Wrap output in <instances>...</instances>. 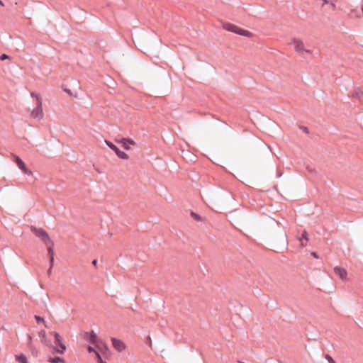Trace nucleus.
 I'll list each match as a JSON object with an SVG mask.
<instances>
[{
	"instance_id": "nucleus-1",
	"label": "nucleus",
	"mask_w": 363,
	"mask_h": 363,
	"mask_svg": "<svg viewBox=\"0 0 363 363\" xmlns=\"http://www.w3.org/2000/svg\"><path fill=\"white\" fill-rule=\"evenodd\" d=\"M30 230L36 237L40 238L43 243L47 245V247L54 246L53 241L50 239L48 233L44 229L31 226Z\"/></svg>"
},
{
	"instance_id": "nucleus-2",
	"label": "nucleus",
	"mask_w": 363,
	"mask_h": 363,
	"mask_svg": "<svg viewBox=\"0 0 363 363\" xmlns=\"http://www.w3.org/2000/svg\"><path fill=\"white\" fill-rule=\"evenodd\" d=\"M50 334L53 335L55 337L54 343L55 346H52L53 350L59 354H63L66 350V346L62 342V338L57 332H52Z\"/></svg>"
},
{
	"instance_id": "nucleus-3",
	"label": "nucleus",
	"mask_w": 363,
	"mask_h": 363,
	"mask_svg": "<svg viewBox=\"0 0 363 363\" xmlns=\"http://www.w3.org/2000/svg\"><path fill=\"white\" fill-rule=\"evenodd\" d=\"M292 43L294 45L295 51L300 55L303 56L304 53L311 54V50L306 49L304 47L303 42L297 38L292 40Z\"/></svg>"
},
{
	"instance_id": "nucleus-4",
	"label": "nucleus",
	"mask_w": 363,
	"mask_h": 363,
	"mask_svg": "<svg viewBox=\"0 0 363 363\" xmlns=\"http://www.w3.org/2000/svg\"><path fill=\"white\" fill-rule=\"evenodd\" d=\"M13 162L25 174L28 176L33 175V172L26 166L24 162L18 155H13Z\"/></svg>"
},
{
	"instance_id": "nucleus-5",
	"label": "nucleus",
	"mask_w": 363,
	"mask_h": 363,
	"mask_svg": "<svg viewBox=\"0 0 363 363\" xmlns=\"http://www.w3.org/2000/svg\"><path fill=\"white\" fill-rule=\"evenodd\" d=\"M105 143L107 145V146L111 149L112 150H113L116 153V155L121 159H123V160H128V155L123 151H121L116 145H115L113 143L108 141V140H105Z\"/></svg>"
},
{
	"instance_id": "nucleus-6",
	"label": "nucleus",
	"mask_w": 363,
	"mask_h": 363,
	"mask_svg": "<svg viewBox=\"0 0 363 363\" xmlns=\"http://www.w3.org/2000/svg\"><path fill=\"white\" fill-rule=\"evenodd\" d=\"M31 115L33 118H42L43 117L42 100L40 96H37L36 107L32 111Z\"/></svg>"
},
{
	"instance_id": "nucleus-7",
	"label": "nucleus",
	"mask_w": 363,
	"mask_h": 363,
	"mask_svg": "<svg viewBox=\"0 0 363 363\" xmlns=\"http://www.w3.org/2000/svg\"><path fill=\"white\" fill-rule=\"evenodd\" d=\"M111 340L112 342V345L113 348L118 352H122L125 349V343L121 340H118L115 337H111Z\"/></svg>"
},
{
	"instance_id": "nucleus-8",
	"label": "nucleus",
	"mask_w": 363,
	"mask_h": 363,
	"mask_svg": "<svg viewBox=\"0 0 363 363\" xmlns=\"http://www.w3.org/2000/svg\"><path fill=\"white\" fill-rule=\"evenodd\" d=\"M334 273L338 276L342 280H345L347 278V272L345 269L340 267H335L334 268Z\"/></svg>"
},
{
	"instance_id": "nucleus-9",
	"label": "nucleus",
	"mask_w": 363,
	"mask_h": 363,
	"mask_svg": "<svg viewBox=\"0 0 363 363\" xmlns=\"http://www.w3.org/2000/svg\"><path fill=\"white\" fill-rule=\"evenodd\" d=\"M120 143L123 144V148L126 150H130V147L128 145H135V142L130 138H122L120 140Z\"/></svg>"
},
{
	"instance_id": "nucleus-10",
	"label": "nucleus",
	"mask_w": 363,
	"mask_h": 363,
	"mask_svg": "<svg viewBox=\"0 0 363 363\" xmlns=\"http://www.w3.org/2000/svg\"><path fill=\"white\" fill-rule=\"evenodd\" d=\"M48 254L50 257V266L51 267L54 265V250L53 246H48Z\"/></svg>"
},
{
	"instance_id": "nucleus-11",
	"label": "nucleus",
	"mask_w": 363,
	"mask_h": 363,
	"mask_svg": "<svg viewBox=\"0 0 363 363\" xmlns=\"http://www.w3.org/2000/svg\"><path fill=\"white\" fill-rule=\"evenodd\" d=\"M101 341L99 338L97 337L96 334L92 330L90 333L89 342L91 344H96L98 342Z\"/></svg>"
},
{
	"instance_id": "nucleus-12",
	"label": "nucleus",
	"mask_w": 363,
	"mask_h": 363,
	"mask_svg": "<svg viewBox=\"0 0 363 363\" xmlns=\"http://www.w3.org/2000/svg\"><path fill=\"white\" fill-rule=\"evenodd\" d=\"M224 28L227 30L233 32V33H236V32L238 30V26H235L233 24H230V23H227L226 25L224 26Z\"/></svg>"
},
{
	"instance_id": "nucleus-13",
	"label": "nucleus",
	"mask_w": 363,
	"mask_h": 363,
	"mask_svg": "<svg viewBox=\"0 0 363 363\" xmlns=\"http://www.w3.org/2000/svg\"><path fill=\"white\" fill-rule=\"evenodd\" d=\"M16 360L19 363H28L26 356L23 354L16 356Z\"/></svg>"
},
{
	"instance_id": "nucleus-14",
	"label": "nucleus",
	"mask_w": 363,
	"mask_h": 363,
	"mask_svg": "<svg viewBox=\"0 0 363 363\" xmlns=\"http://www.w3.org/2000/svg\"><path fill=\"white\" fill-rule=\"evenodd\" d=\"M48 362L50 363H59V362L65 363V360L63 358L60 357H50L48 359Z\"/></svg>"
},
{
	"instance_id": "nucleus-15",
	"label": "nucleus",
	"mask_w": 363,
	"mask_h": 363,
	"mask_svg": "<svg viewBox=\"0 0 363 363\" xmlns=\"http://www.w3.org/2000/svg\"><path fill=\"white\" fill-rule=\"evenodd\" d=\"M354 96L359 99V100L362 99V97L363 96V91L360 88H356L354 91Z\"/></svg>"
},
{
	"instance_id": "nucleus-16",
	"label": "nucleus",
	"mask_w": 363,
	"mask_h": 363,
	"mask_svg": "<svg viewBox=\"0 0 363 363\" xmlns=\"http://www.w3.org/2000/svg\"><path fill=\"white\" fill-rule=\"evenodd\" d=\"M303 240L308 241V233L306 230H304L301 235V238H300V241L301 242V245L302 246H306V243H304L303 242Z\"/></svg>"
},
{
	"instance_id": "nucleus-17",
	"label": "nucleus",
	"mask_w": 363,
	"mask_h": 363,
	"mask_svg": "<svg viewBox=\"0 0 363 363\" xmlns=\"http://www.w3.org/2000/svg\"><path fill=\"white\" fill-rule=\"evenodd\" d=\"M191 216L196 221H201V217L194 211H191Z\"/></svg>"
},
{
	"instance_id": "nucleus-18",
	"label": "nucleus",
	"mask_w": 363,
	"mask_h": 363,
	"mask_svg": "<svg viewBox=\"0 0 363 363\" xmlns=\"http://www.w3.org/2000/svg\"><path fill=\"white\" fill-rule=\"evenodd\" d=\"M239 35H243V36H251V33L248 30H242V33H239Z\"/></svg>"
},
{
	"instance_id": "nucleus-19",
	"label": "nucleus",
	"mask_w": 363,
	"mask_h": 363,
	"mask_svg": "<svg viewBox=\"0 0 363 363\" xmlns=\"http://www.w3.org/2000/svg\"><path fill=\"white\" fill-rule=\"evenodd\" d=\"M35 320L37 321L38 323H45V320L42 317H40L38 315H35Z\"/></svg>"
},
{
	"instance_id": "nucleus-20",
	"label": "nucleus",
	"mask_w": 363,
	"mask_h": 363,
	"mask_svg": "<svg viewBox=\"0 0 363 363\" xmlns=\"http://www.w3.org/2000/svg\"><path fill=\"white\" fill-rule=\"evenodd\" d=\"M325 359L328 361L329 363H336L333 357L329 354L325 355Z\"/></svg>"
},
{
	"instance_id": "nucleus-21",
	"label": "nucleus",
	"mask_w": 363,
	"mask_h": 363,
	"mask_svg": "<svg viewBox=\"0 0 363 363\" xmlns=\"http://www.w3.org/2000/svg\"><path fill=\"white\" fill-rule=\"evenodd\" d=\"M96 355L99 363H107V362L103 361L101 355L99 354V353L98 352H96Z\"/></svg>"
},
{
	"instance_id": "nucleus-22",
	"label": "nucleus",
	"mask_w": 363,
	"mask_h": 363,
	"mask_svg": "<svg viewBox=\"0 0 363 363\" xmlns=\"http://www.w3.org/2000/svg\"><path fill=\"white\" fill-rule=\"evenodd\" d=\"M9 57L6 55V54H2L1 56H0V60H4L6 59H9Z\"/></svg>"
},
{
	"instance_id": "nucleus-23",
	"label": "nucleus",
	"mask_w": 363,
	"mask_h": 363,
	"mask_svg": "<svg viewBox=\"0 0 363 363\" xmlns=\"http://www.w3.org/2000/svg\"><path fill=\"white\" fill-rule=\"evenodd\" d=\"M300 128L306 133H308L309 131H308V129L307 127H305V126H301Z\"/></svg>"
},
{
	"instance_id": "nucleus-24",
	"label": "nucleus",
	"mask_w": 363,
	"mask_h": 363,
	"mask_svg": "<svg viewBox=\"0 0 363 363\" xmlns=\"http://www.w3.org/2000/svg\"><path fill=\"white\" fill-rule=\"evenodd\" d=\"M146 343H147V344H148L150 346H151L152 341H151V337H150V336H148V337H147Z\"/></svg>"
},
{
	"instance_id": "nucleus-25",
	"label": "nucleus",
	"mask_w": 363,
	"mask_h": 363,
	"mask_svg": "<svg viewBox=\"0 0 363 363\" xmlns=\"http://www.w3.org/2000/svg\"><path fill=\"white\" fill-rule=\"evenodd\" d=\"M322 1V4H321V6H324L325 4H329V1L328 0H321Z\"/></svg>"
},
{
	"instance_id": "nucleus-26",
	"label": "nucleus",
	"mask_w": 363,
	"mask_h": 363,
	"mask_svg": "<svg viewBox=\"0 0 363 363\" xmlns=\"http://www.w3.org/2000/svg\"><path fill=\"white\" fill-rule=\"evenodd\" d=\"M88 351H89V352H95V353H96V350H95L92 347H91V346H89V347H88Z\"/></svg>"
},
{
	"instance_id": "nucleus-27",
	"label": "nucleus",
	"mask_w": 363,
	"mask_h": 363,
	"mask_svg": "<svg viewBox=\"0 0 363 363\" xmlns=\"http://www.w3.org/2000/svg\"><path fill=\"white\" fill-rule=\"evenodd\" d=\"M330 4V6H331V8L335 10L336 9V6L335 4L333 3V2H330L329 3Z\"/></svg>"
},
{
	"instance_id": "nucleus-28",
	"label": "nucleus",
	"mask_w": 363,
	"mask_h": 363,
	"mask_svg": "<svg viewBox=\"0 0 363 363\" xmlns=\"http://www.w3.org/2000/svg\"><path fill=\"white\" fill-rule=\"evenodd\" d=\"M311 255L315 258H318V254L315 252H311Z\"/></svg>"
},
{
	"instance_id": "nucleus-29",
	"label": "nucleus",
	"mask_w": 363,
	"mask_h": 363,
	"mask_svg": "<svg viewBox=\"0 0 363 363\" xmlns=\"http://www.w3.org/2000/svg\"><path fill=\"white\" fill-rule=\"evenodd\" d=\"M64 90H65V92H67L68 94H69V95H72V91H71V90H70V89H65Z\"/></svg>"
},
{
	"instance_id": "nucleus-30",
	"label": "nucleus",
	"mask_w": 363,
	"mask_h": 363,
	"mask_svg": "<svg viewBox=\"0 0 363 363\" xmlns=\"http://www.w3.org/2000/svg\"><path fill=\"white\" fill-rule=\"evenodd\" d=\"M91 263H92V264H93L95 267H97V260H96V259H94V260L92 261V262H91Z\"/></svg>"
},
{
	"instance_id": "nucleus-31",
	"label": "nucleus",
	"mask_w": 363,
	"mask_h": 363,
	"mask_svg": "<svg viewBox=\"0 0 363 363\" xmlns=\"http://www.w3.org/2000/svg\"><path fill=\"white\" fill-rule=\"evenodd\" d=\"M52 267H51L50 266V268H49V269H48V276H50V274L52 273Z\"/></svg>"
},
{
	"instance_id": "nucleus-32",
	"label": "nucleus",
	"mask_w": 363,
	"mask_h": 363,
	"mask_svg": "<svg viewBox=\"0 0 363 363\" xmlns=\"http://www.w3.org/2000/svg\"><path fill=\"white\" fill-rule=\"evenodd\" d=\"M242 30H243V29H242V28H239V27H238V31L236 32V34H238V35H239V33H242Z\"/></svg>"
},
{
	"instance_id": "nucleus-33",
	"label": "nucleus",
	"mask_w": 363,
	"mask_h": 363,
	"mask_svg": "<svg viewBox=\"0 0 363 363\" xmlns=\"http://www.w3.org/2000/svg\"><path fill=\"white\" fill-rule=\"evenodd\" d=\"M40 334H42V335L43 336V337H45V330H42L40 332Z\"/></svg>"
},
{
	"instance_id": "nucleus-34",
	"label": "nucleus",
	"mask_w": 363,
	"mask_h": 363,
	"mask_svg": "<svg viewBox=\"0 0 363 363\" xmlns=\"http://www.w3.org/2000/svg\"><path fill=\"white\" fill-rule=\"evenodd\" d=\"M31 96L32 97H35L37 99V96H38L37 94H35V93L32 92L31 93Z\"/></svg>"
},
{
	"instance_id": "nucleus-35",
	"label": "nucleus",
	"mask_w": 363,
	"mask_h": 363,
	"mask_svg": "<svg viewBox=\"0 0 363 363\" xmlns=\"http://www.w3.org/2000/svg\"><path fill=\"white\" fill-rule=\"evenodd\" d=\"M0 5L2 6H4V3H3V1L1 0H0Z\"/></svg>"
}]
</instances>
